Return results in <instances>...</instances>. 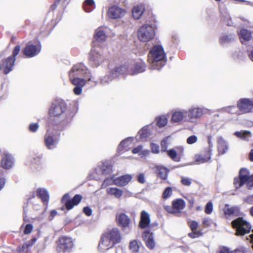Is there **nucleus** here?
Segmentation results:
<instances>
[{
    "mask_svg": "<svg viewBox=\"0 0 253 253\" xmlns=\"http://www.w3.org/2000/svg\"><path fill=\"white\" fill-rule=\"evenodd\" d=\"M126 68V67L125 64L120 67H116L112 70L109 73V74L111 75V77L112 78V80L119 77L121 75H127Z\"/></svg>",
    "mask_w": 253,
    "mask_h": 253,
    "instance_id": "nucleus-28",
    "label": "nucleus"
},
{
    "mask_svg": "<svg viewBox=\"0 0 253 253\" xmlns=\"http://www.w3.org/2000/svg\"><path fill=\"white\" fill-rule=\"evenodd\" d=\"M42 158V155H39L38 156L34 158L32 162V164L34 168L36 169L39 168L42 165V161L41 159Z\"/></svg>",
    "mask_w": 253,
    "mask_h": 253,
    "instance_id": "nucleus-46",
    "label": "nucleus"
},
{
    "mask_svg": "<svg viewBox=\"0 0 253 253\" xmlns=\"http://www.w3.org/2000/svg\"><path fill=\"white\" fill-rule=\"evenodd\" d=\"M14 164V158L13 155L8 152H3L1 155V168L5 169H9L13 167Z\"/></svg>",
    "mask_w": 253,
    "mask_h": 253,
    "instance_id": "nucleus-17",
    "label": "nucleus"
},
{
    "mask_svg": "<svg viewBox=\"0 0 253 253\" xmlns=\"http://www.w3.org/2000/svg\"><path fill=\"white\" fill-rule=\"evenodd\" d=\"M131 174H126L113 179L114 184L118 186H124L127 185L132 179Z\"/></svg>",
    "mask_w": 253,
    "mask_h": 253,
    "instance_id": "nucleus-25",
    "label": "nucleus"
},
{
    "mask_svg": "<svg viewBox=\"0 0 253 253\" xmlns=\"http://www.w3.org/2000/svg\"><path fill=\"white\" fill-rule=\"evenodd\" d=\"M181 183L185 186H190L191 184V179L189 178L181 176Z\"/></svg>",
    "mask_w": 253,
    "mask_h": 253,
    "instance_id": "nucleus-56",
    "label": "nucleus"
},
{
    "mask_svg": "<svg viewBox=\"0 0 253 253\" xmlns=\"http://www.w3.org/2000/svg\"><path fill=\"white\" fill-rule=\"evenodd\" d=\"M115 245L108 238L106 235L104 234L99 243L98 249L99 252L105 253L109 249L112 248Z\"/></svg>",
    "mask_w": 253,
    "mask_h": 253,
    "instance_id": "nucleus-21",
    "label": "nucleus"
},
{
    "mask_svg": "<svg viewBox=\"0 0 253 253\" xmlns=\"http://www.w3.org/2000/svg\"><path fill=\"white\" fill-rule=\"evenodd\" d=\"M236 35L233 33H224L219 38V42L222 46H226L233 42L236 39Z\"/></svg>",
    "mask_w": 253,
    "mask_h": 253,
    "instance_id": "nucleus-24",
    "label": "nucleus"
},
{
    "mask_svg": "<svg viewBox=\"0 0 253 253\" xmlns=\"http://www.w3.org/2000/svg\"><path fill=\"white\" fill-rule=\"evenodd\" d=\"M250 172L248 169L242 168L239 171L238 178H235L234 184L236 188H239L245 184L246 180L250 177Z\"/></svg>",
    "mask_w": 253,
    "mask_h": 253,
    "instance_id": "nucleus-20",
    "label": "nucleus"
},
{
    "mask_svg": "<svg viewBox=\"0 0 253 253\" xmlns=\"http://www.w3.org/2000/svg\"><path fill=\"white\" fill-rule=\"evenodd\" d=\"M232 225L236 230V236H244L250 232L252 226L251 224L244 220L243 217H239L232 222Z\"/></svg>",
    "mask_w": 253,
    "mask_h": 253,
    "instance_id": "nucleus-8",
    "label": "nucleus"
},
{
    "mask_svg": "<svg viewBox=\"0 0 253 253\" xmlns=\"http://www.w3.org/2000/svg\"><path fill=\"white\" fill-rule=\"evenodd\" d=\"M33 228V226L31 224H28L26 225L24 230V233L25 234H28L31 232Z\"/></svg>",
    "mask_w": 253,
    "mask_h": 253,
    "instance_id": "nucleus-62",
    "label": "nucleus"
},
{
    "mask_svg": "<svg viewBox=\"0 0 253 253\" xmlns=\"http://www.w3.org/2000/svg\"><path fill=\"white\" fill-rule=\"evenodd\" d=\"M112 78L109 73L106 76L102 77L100 78V83L102 85H106L109 84L112 81Z\"/></svg>",
    "mask_w": 253,
    "mask_h": 253,
    "instance_id": "nucleus-47",
    "label": "nucleus"
},
{
    "mask_svg": "<svg viewBox=\"0 0 253 253\" xmlns=\"http://www.w3.org/2000/svg\"><path fill=\"white\" fill-rule=\"evenodd\" d=\"M148 60L153 69L160 70L167 61L166 53L162 45L156 44L150 50Z\"/></svg>",
    "mask_w": 253,
    "mask_h": 253,
    "instance_id": "nucleus-2",
    "label": "nucleus"
},
{
    "mask_svg": "<svg viewBox=\"0 0 253 253\" xmlns=\"http://www.w3.org/2000/svg\"><path fill=\"white\" fill-rule=\"evenodd\" d=\"M152 169H155L158 175L163 180H166L167 178L169 169L160 165H155L154 167H151Z\"/></svg>",
    "mask_w": 253,
    "mask_h": 253,
    "instance_id": "nucleus-30",
    "label": "nucleus"
},
{
    "mask_svg": "<svg viewBox=\"0 0 253 253\" xmlns=\"http://www.w3.org/2000/svg\"><path fill=\"white\" fill-rule=\"evenodd\" d=\"M150 221L149 214L145 211H142L140 215L139 227L142 229L146 228L149 226Z\"/></svg>",
    "mask_w": 253,
    "mask_h": 253,
    "instance_id": "nucleus-29",
    "label": "nucleus"
},
{
    "mask_svg": "<svg viewBox=\"0 0 253 253\" xmlns=\"http://www.w3.org/2000/svg\"><path fill=\"white\" fill-rule=\"evenodd\" d=\"M157 125L159 127L165 126L168 123V119L165 116H161L156 118Z\"/></svg>",
    "mask_w": 253,
    "mask_h": 253,
    "instance_id": "nucleus-44",
    "label": "nucleus"
},
{
    "mask_svg": "<svg viewBox=\"0 0 253 253\" xmlns=\"http://www.w3.org/2000/svg\"><path fill=\"white\" fill-rule=\"evenodd\" d=\"M213 210V205L211 202H209L206 205L205 212L207 214H211Z\"/></svg>",
    "mask_w": 253,
    "mask_h": 253,
    "instance_id": "nucleus-55",
    "label": "nucleus"
},
{
    "mask_svg": "<svg viewBox=\"0 0 253 253\" xmlns=\"http://www.w3.org/2000/svg\"><path fill=\"white\" fill-rule=\"evenodd\" d=\"M106 236L114 245L119 243L122 240V236L120 230L117 228H114L105 233Z\"/></svg>",
    "mask_w": 253,
    "mask_h": 253,
    "instance_id": "nucleus-23",
    "label": "nucleus"
},
{
    "mask_svg": "<svg viewBox=\"0 0 253 253\" xmlns=\"http://www.w3.org/2000/svg\"><path fill=\"white\" fill-rule=\"evenodd\" d=\"M107 193L114 196L116 198H120L123 194V191L117 188L110 187L107 189Z\"/></svg>",
    "mask_w": 253,
    "mask_h": 253,
    "instance_id": "nucleus-37",
    "label": "nucleus"
},
{
    "mask_svg": "<svg viewBox=\"0 0 253 253\" xmlns=\"http://www.w3.org/2000/svg\"><path fill=\"white\" fill-rule=\"evenodd\" d=\"M150 130L148 128V126H144L139 132L138 134L141 139H146L150 135Z\"/></svg>",
    "mask_w": 253,
    "mask_h": 253,
    "instance_id": "nucleus-42",
    "label": "nucleus"
},
{
    "mask_svg": "<svg viewBox=\"0 0 253 253\" xmlns=\"http://www.w3.org/2000/svg\"><path fill=\"white\" fill-rule=\"evenodd\" d=\"M209 111L208 109L203 106H191L186 110L187 122L195 123L197 120L201 119L204 115L207 114Z\"/></svg>",
    "mask_w": 253,
    "mask_h": 253,
    "instance_id": "nucleus-5",
    "label": "nucleus"
},
{
    "mask_svg": "<svg viewBox=\"0 0 253 253\" xmlns=\"http://www.w3.org/2000/svg\"><path fill=\"white\" fill-rule=\"evenodd\" d=\"M83 6L85 12L92 11L95 8L94 0H85L83 3Z\"/></svg>",
    "mask_w": 253,
    "mask_h": 253,
    "instance_id": "nucleus-39",
    "label": "nucleus"
},
{
    "mask_svg": "<svg viewBox=\"0 0 253 253\" xmlns=\"http://www.w3.org/2000/svg\"><path fill=\"white\" fill-rule=\"evenodd\" d=\"M155 25L143 24L138 29L137 36L142 42H147L152 40L155 36Z\"/></svg>",
    "mask_w": 253,
    "mask_h": 253,
    "instance_id": "nucleus-6",
    "label": "nucleus"
},
{
    "mask_svg": "<svg viewBox=\"0 0 253 253\" xmlns=\"http://www.w3.org/2000/svg\"><path fill=\"white\" fill-rule=\"evenodd\" d=\"M129 250L133 253H137L139 249V246L138 242L135 240L130 241L129 245Z\"/></svg>",
    "mask_w": 253,
    "mask_h": 253,
    "instance_id": "nucleus-45",
    "label": "nucleus"
},
{
    "mask_svg": "<svg viewBox=\"0 0 253 253\" xmlns=\"http://www.w3.org/2000/svg\"><path fill=\"white\" fill-rule=\"evenodd\" d=\"M216 253H233L232 251L230 250V249L224 246H221L219 248L218 251Z\"/></svg>",
    "mask_w": 253,
    "mask_h": 253,
    "instance_id": "nucleus-59",
    "label": "nucleus"
},
{
    "mask_svg": "<svg viewBox=\"0 0 253 253\" xmlns=\"http://www.w3.org/2000/svg\"><path fill=\"white\" fill-rule=\"evenodd\" d=\"M197 140V137L195 135H193L187 138L186 142L188 144H193L196 143Z\"/></svg>",
    "mask_w": 253,
    "mask_h": 253,
    "instance_id": "nucleus-60",
    "label": "nucleus"
},
{
    "mask_svg": "<svg viewBox=\"0 0 253 253\" xmlns=\"http://www.w3.org/2000/svg\"><path fill=\"white\" fill-rule=\"evenodd\" d=\"M217 143L219 154H224L228 149L227 141L222 136H219L217 138Z\"/></svg>",
    "mask_w": 253,
    "mask_h": 253,
    "instance_id": "nucleus-27",
    "label": "nucleus"
},
{
    "mask_svg": "<svg viewBox=\"0 0 253 253\" xmlns=\"http://www.w3.org/2000/svg\"><path fill=\"white\" fill-rule=\"evenodd\" d=\"M72 84L75 86L73 89V92L75 94L79 95L81 94L83 91V87L86 84L88 80L84 78L80 77L73 78L70 79Z\"/></svg>",
    "mask_w": 253,
    "mask_h": 253,
    "instance_id": "nucleus-18",
    "label": "nucleus"
},
{
    "mask_svg": "<svg viewBox=\"0 0 253 253\" xmlns=\"http://www.w3.org/2000/svg\"><path fill=\"white\" fill-rule=\"evenodd\" d=\"M223 112H226L230 114H235L237 112V110L235 106H229L221 109Z\"/></svg>",
    "mask_w": 253,
    "mask_h": 253,
    "instance_id": "nucleus-50",
    "label": "nucleus"
},
{
    "mask_svg": "<svg viewBox=\"0 0 253 253\" xmlns=\"http://www.w3.org/2000/svg\"><path fill=\"white\" fill-rule=\"evenodd\" d=\"M221 19L228 26H232L234 25L230 15L226 11L221 13Z\"/></svg>",
    "mask_w": 253,
    "mask_h": 253,
    "instance_id": "nucleus-41",
    "label": "nucleus"
},
{
    "mask_svg": "<svg viewBox=\"0 0 253 253\" xmlns=\"http://www.w3.org/2000/svg\"><path fill=\"white\" fill-rule=\"evenodd\" d=\"M172 206L175 210L177 214H178L185 207V202L183 199H177L172 201Z\"/></svg>",
    "mask_w": 253,
    "mask_h": 253,
    "instance_id": "nucleus-34",
    "label": "nucleus"
},
{
    "mask_svg": "<svg viewBox=\"0 0 253 253\" xmlns=\"http://www.w3.org/2000/svg\"><path fill=\"white\" fill-rule=\"evenodd\" d=\"M42 46L40 42L35 44L29 42L24 48L23 52L27 57H33L38 55L41 52Z\"/></svg>",
    "mask_w": 253,
    "mask_h": 253,
    "instance_id": "nucleus-11",
    "label": "nucleus"
},
{
    "mask_svg": "<svg viewBox=\"0 0 253 253\" xmlns=\"http://www.w3.org/2000/svg\"><path fill=\"white\" fill-rule=\"evenodd\" d=\"M29 247L27 242L24 243L23 245L19 246L17 249V252L18 253H27Z\"/></svg>",
    "mask_w": 253,
    "mask_h": 253,
    "instance_id": "nucleus-51",
    "label": "nucleus"
},
{
    "mask_svg": "<svg viewBox=\"0 0 253 253\" xmlns=\"http://www.w3.org/2000/svg\"><path fill=\"white\" fill-rule=\"evenodd\" d=\"M108 28L106 27H100L97 28L94 33L93 43L94 45H99L104 42L107 38Z\"/></svg>",
    "mask_w": 253,
    "mask_h": 253,
    "instance_id": "nucleus-13",
    "label": "nucleus"
},
{
    "mask_svg": "<svg viewBox=\"0 0 253 253\" xmlns=\"http://www.w3.org/2000/svg\"><path fill=\"white\" fill-rule=\"evenodd\" d=\"M191 233L188 234V236L191 238H198L202 235V233L200 231H192Z\"/></svg>",
    "mask_w": 253,
    "mask_h": 253,
    "instance_id": "nucleus-58",
    "label": "nucleus"
},
{
    "mask_svg": "<svg viewBox=\"0 0 253 253\" xmlns=\"http://www.w3.org/2000/svg\"><path fill=\"white\" fill-rule=\"evenodd\" d=\"M114 178H115L114 176H113V177H112L111 178L108 177V178H106V179H105L104 180L102 184H101V188H105L109 185L114 184L113 179Z\"/></svg>",
    "mask_w": 253,
    "mask_h": 253,
    "instance_id": "nucleus-49",
    "label": "nucleus"
},
{
    "mask_svg": "<svg viewBox=\"0 0 253 253\" xmlns=\"http://www.w3.org/2000/svg\"><path fill=\"white\" fill-rule=\"evenodd\" d=\"M57 253H70L74 247L73 239L69 237L62 236L56 242Z\"/></svg>",
    "mask_w": 253,
    "mask_h": 253,
    "instance_id": "nucleus-7",
    "label": "nucleus"
},
{
    "mask_svg": "<svg viewBox=\"0 0 253 253\" xmlns=\"http://www.w3.org/2000/svg\"><path fill=\"white\" fill-rule=\"evenodd\" d=\"M187 116L186 115V110H173L171 112V117L170 121L173 123H178L185 119L187 121Z\"/></svg>",
    "mask_w": 253,
    "mask_h": 253,
    "instance_id": "nucleus-22",
    "label": "nucleus"
},
{
    "mask_svg": "<svg viewBox=\"0 0 253 253\" xmlns=\"http://www.w3.org/2000/svg\"><path fill=\"white\" fill-rule=\"evenodd\" d=\"M104 60V57L101 51L95 48H93L90 52L89 57V63L92 67H97L99 66Z\"/></svg>",
    "mask_w": 253,
    "mask_h": 253,
    "instance_id": "nucleus-14",
    "label": "nucleus"
},
{
    "mask_svg": "<svg viewBox=\"0 0 253 253\" xmlns=\"http://www.w3.org/2000/svg\"><path fill=\"white\" fill-rule=\"evenodd\" d=\"M78 110L76 103L68 106L65 101L56 100L52 102L49 108L48 114L50 117L54 118L55 125L61 124L65 126L71 122Z\"/></svg>",
    "mask_w": 253,
    "mask_h": 253,
    "instance_id": "nucleus-1",
    "label": "nucleus"
},
{
    "mask_svg": "<svg viewBox=\"0 0 253 253\" xmlns=\"http://www.w3.org/2000/svg\"><path fill=\"white\" fill-rule=\"evenodd\" d=\"M69 77L70 79L83 77L88 82H93L95 84L98 83L97 81L94 80L90 71L82 63H79L73 66L69 72Z\"/></svg>",
    "mask_w": 253,
    "mask_h": 253,
    "instance_id": "nucleus-3",
    "label": "nucleus"
},
{
    "mask_svg": "<svg viewBox=\"0 0 253 253\" xmlns=\"http://www.w3.org/2000/svg\"><path fill=\"white\" fill-rule=\"evenodd\" d=\"M152 152L153 153L158 154L159 153V146L154 143H152L151 145Z\"/></svg>",
    "mask_w": 253,
    "mask_h": 253,
    "instance_id": "nucleus-64",
    "label": "nucleus"
},
{
    "mask_svg": "<svg viewBox=\"0 0 253 253\" xmlns=\"http://www.w3.org/2000/svg\"><path fill=\"white\" fill-rule=\"evenodd\" d=\"M116 220L118 224L123 228L128 227L130 222L129 217L124 213H121L116 215Z\"/></svg>",
    "mask_w": 253,
    "mask_h": 253,
    "instance_id": "nucleus-26",
    "label": "nucleus"
},
{
    "mask_svg": "<svg viewBox=\"0 0 253 253\" xmlns=\"http://www.w3.org/2000/svg\"><path fill=\"white\" fill-rule=\"evenodd\" d=\"M20 46L17 45L14 47L12 54L4 60H3L2 67L3 68V73L4 74H7L13 70L15 64L16 56L18 54L20 50Z\"/></svg>",
    "mask_w": 253,
    "mask_h": 253,
    "instance_id": "nucleus-9",
    "label": "nucleus"
},
{
    "mask_svg": "<svg viewBox=\"0 0 253 253\" xmlns=\"http://www.w3.org/2000/svg\"><path fill=\"white\" fill-rule=\"evenodd\" d=\"M133 140V137H128L126 139L122 140L118 147V151H128L130 146L132 145V142Z\"/></svg>",
    "mask_w": 253,
    "mask_h": 253,
    "instance_id": "nucleus-32",
    "label": "nucleus"
},
{
    "mask_svg": "<svg viewBox=\"0 0 253 253\" xmlns=\"http://www.w3.org/2000/svg\"><path fill=\"white\" fill-rule=\"evenodd\" d=\"M126 13V11L117 5H113L109 8L107 14L108 17L113 19L121 18Z\"/></svg>",
    "mask_w": 253,
    "mask_h": 253,
    "instance_id": "nucleus-19",
    "label": "nucleus"
},
{
    "mask_svg": "<svg viewBox=\"0 0 253 253\" xmlns=\"http://www.w3.org/2000/svg\"><path fill=\"white\" fill-rule=\"evenodd\" d=\"M239 208L238 206H234L229 207L228 204L225 205V207L224 210V213L226 215H235L236 216L238 215L239 213Z\"/></svg>",
    "mask_w": 253,
    "mask_h": 253,
    "instance_id": "nucleus-36",
    "label": "nucleus"
},
{
    "mask_svg": "<svg viewBox=\"0 0 253 253\" xmlns=\"http://www.w3.org/2000/svg\"><path fill=\"white\" fill-rule=\"evenodd\" d=\"M82 196L79 194L75 195L71 199H70L69 193H66L61 199V202L64 203L67 210H70L75 206L78 205L81 201Z\"/></svg>",
    "mask_w": 253,
    "mask_h": 253,
    "instance_id": "nucleus-12",
    "label": "nucleus"
},
{
    "mask_svg": "<svg viewBox=\"0 0 253 253\" xmlns=\"http://www.w3.org/2000/svg\"><path fill=\"white\" fill-rule=\"evenodd\" d=\"M144 11L143 5H137L133 7L132 10V17L135 19H139L142 16Z\"/></svg>",
    "mask_w": 253,
    "mask_h": 253,
    "instance_id": "nucleus-35",
    "label": "nucleus"
},
{
    "mask_svg": "<svg viewBox=\"0 0 253 253\" xmlns=\"http://www.w3.org/2000/svg\"><path fill=\"white\" fill-rule=\"evenodd\" d=\"M250 134V132L249 131H235L234 135L238 138H241L243 140H245L247 138V136Z\"/></svg>",
    "mask_w": 253,
    "mask_h": 253,
    "instance_id": "nucleus-48",
    "label": "nucleus"
},
{
    "mask_svg": "<svg viewBox=\"0 0 253 253\" xmlns=\"http://www.w3.org/2000/svg\"><path fill=\"white\" fill-rule=\"evenodd\" d=\"M127 75H135L144 72L146 68L145 63L142 61H131L125 64Z\"/></svg>",
    "mask_w": 253,
    "mask_h": 253,
    "instance_id": "nucleus-10",
    "label": "nucleus"
},
{
    "mask_svg": "<svg viewBox=\"0 0 253 253\" xmlns=\"http://www.w3.org/2000/svg\"><path fill=\"white\" fill-rule=\"evenodd\" d=\"M60 132L55 128L48 129L44 136V144L48 150L55 149L59 142Z\"/></svg>",
    "mask_w": 253,
    "mask_h": 253,
    "instance_id": "nucleus-4",
    "label": "nucleus"
},
{
    "mask_svg": "<svg viewBox=\"0 0 253 253\" xmlns=\"http://www.w3.org/2000/svg\"><path fill=\"white\" fill-rule=\"evenodd\" d=\"M167 153L169 157L175 162H179L180 158L177 156L176 151L174 149H171L167 151Z\"/></svg>",
    "mask_w": 253,
    "mask_h": 253,
    "instance_id": "nucleus-43",
    "label": "nucleus"
},
{
    "mask_svg": "<svg viewBox=\"0 0 253 253\" xmlns=\"http://www.w3.org/2000/svg\"><path fill=\"white\" fill-rule=\"evenodd\" d=\"M39 128V125L38 123H31L29 126V130L32 132H36Z\"/></svg>",
    "mask_w": 253,
    "mask_h": 253,
    "instance_id": "nucleus-54",
    "label": "nucleus"
},
{
    "mask_svg": "<svg viewBox=\"0 0 253 253\" xmlns=\"http://www.w3.org/2000/svg\"><path fill=\"white\" fill-rule=\"evenodd\" d=\"M144 240L148 248L153 249L155 246V243L154 241L152 234L147 233V235L144 237Z\"/></svg>",
    "mask_w": 253,
    "mask_h": 253,
    "instance_id": "nucleus-40",
    "label": "nucleus"
},
{
    "mask_svg": "<svg viewBox=\"0 0 253 253\" xmlns=\"http://www.w3.org/2000/svg\"><path fill=\"white\" fill-rule=\"evenodd\" d=\"M198 223L196 221H192L189 223V226L192 231H197Z\"/></svg>",
    "mask_w": 253,
    "mask_h": 253,
    "instance_id": "nucleus-63",
    "label": "nucleus"
},
{
    "mask_svg": "<svg viewBox=\"0 0 253 253\" xmlns=\"http://www.w3.org/2000/svg\"><path fill=\"white\" fill-rule=\"evenodd\" d=\"M233 57L235 59H242L245 56L243 50L239 49L236 50L233 55Z\"/></svg>",
    "mask_w": 253,
    "mask_h": 253,
    "instance_id": "nucleus-52",
    "label": "nucleus"
},
{
    "mask_svg": "<svg viewBox=\"0 0 253 253\" xmlns=\"http://www.w3.org/2000/svg\"><path fill=\"white\" fill-rule=\"evenodd\" d=\"M237 107L242 113L251 112L253 110V100L248 98H243L237 102Z\"/></svg>",
    "mask_w": 253,
    "mask_h": 253,
    "instance_id": "nucleus-15",
    "label": "nucleus"
},
{
    "mask_svg": "<svg viewBox=\"0 0 253 253\" xmlns=\"http://www.w3.org/2000/svg\"><path fill=\"white\" fill-rule=\"evenodd\" d=\"M112 168L113 166L109 162H102L94 169V171L98 175H110L112 172Z\"/></svg>",
    "mask_w": 253,
    "mask_h": 253,
    "instance_id": "nucleus-16",
    "label": "nucleus"
},
{
    "mask_svg": "<svg viewBox=\"0 0 253 253\" xmlns=\"http://www.w3.org/2000/svg\"><path fill=\"white\" fill-rule=\"evenodd\" d=\"M137 181L143 184L145 182V175L143 173H140L137 176Z\"/></svg>",
    "mask_w": 253,
    "mask_h": 253,
    "instance_id": "nucleus-61",
    "label": "nucleus"
},
{
    "mask_svg": "<svg viewBox=\"0 0 253 253\" xmlns=\"http://www.w3.org/2000/svg\"><path fill=\"white\" fill-rule=\"evenodd\" d=\"M239 37L242 44H246L247 42L250 41L252 39V33L246 29H242L238 33Z\"/></svg>",
    "mask_w": 253,
    "mask_h": 253,
    "instance_id": "nucleus-31",
    "label": "nucleus"
},
{
    "mask_svg": "<svg viewBox=\"0 0 253 253\" xmlns=\"http://www.w3.org/2000/svg\"><path fill=\"white\" fill-rule=\"evenodd\" d=\"M172 192V189L171 187H167L163 193V198L166 199L169 198L171 195Z\"/></svg>",
    "mask_w": 253,
    "mask_h": 253,
    "instance_id": "nucleus-53",
    "label": "nucleus"
},
{
    "mask_svg": "<svg viewBox=\"0 0 253 253\" xmlns=\"http://www.w3.org/2000/svg\"><path fill=\"white\" fill-rule=\"evenodd\" d=\"M37 196L41 199L43 203L47 205L49 201V194L47 190L44 188H39L37 190Z\"/></svg>",
    "mask_w": 253,
    "mask_h": 253,
    "instance_id": "nucleus-33",
    "label": "nucleus"
},
{
    "mask_svg": "<svg viewBox=\"0 0 253 253\" xmlns=\"http://www.w3.org/2000/svg\"><path fill=\"white\" fill-rule=\"evenodd\" d=\"M247 187L249 189H251L253 187V174L251 175L250 177L246 180Z\"/></svg>",
    "mask_w": 253,
    "mask_h": 253,
    "instance_id": "nucleus-57",
    "label": "nucleus"
},
{
    "mask_svg": "<svg viewBox=\"0 0 253 253\" xmlns=\"http://www.w3.org/2000/svg\"><path fill=\"white\" fill-rule=\"evenodd\" d=\"M211 154L207 151L205 155L201 154L197 156L195 159V162L198 164L206 163L211 159Z\"/></svg>",
    "mask_w": 253,
    "mask_h": 253,
    "instance_id": "nucleus-38",
    "label": "nucleus"
}]
</instances>
